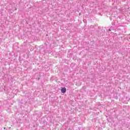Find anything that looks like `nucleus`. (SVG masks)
I'll return each instance as SVG.
<instances>
[{"instance_id":"nucleus-2","label":"nucleus","mask_w":130,"mask_h":130,"mask_svg":"<svg viewBox=\"0 0 130 130\" xmlns=\"http://www.w3.org/2000/svg\"><path fill=\"white\" fill-rule=\"evenodd\" d=\"M79 16H81V13H79Z\"/></svg>"},{"instance_id":"nucleus-1","label":"nucleus","mask_w":130,"mask_h":130,"mask_svg":"<svg viewBox=\"0 0 130 130\" xmlns=\"http://www.w3.org/2000/svg\"><path fill=\"white\" fill-rule=\"evenodd\" d=\"M61 93H66L67 92V88L66 87H61Z\"/></svg>"}]
</instances>
